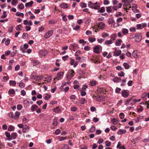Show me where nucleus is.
I'll list each match as a JSON object with an SVG mask.
<instances>
[{
	"instance_id": "nucleus-32",
	"label": "nucleus",
	"mask_w": 149,
	"mask_h": 149,
	"mask_svg": "<svg viewBox=\"0 0 149 149\" xmlns=\"http://www.w3.org/2000/svg\"><path fill=\"white\" fill-rule=\"evenodd\" d=\"M45 79H46V80H45V81H47V82H50L52 79V77L51 76H49L47 78H45Z\"/></svg>"
},
{
	"instance_id": "nucleus-46",
	"label": "nucleus",
	"mask_w": 149,
	"mask_h": 149,
	"mask_svg": "<svg viewBox=\"0 0 149 149\" xmlns=\"http://www.w3.org/2000/svg\"><path fill=\"white\" fill-rule=\"evenodd\" d=\"M96 84V82L95 81H91L90 83V85L92 86H95Z\"/></svg>"
},
{
	"instance_id": "nucleus-23",
	"label": "nucleus",
	"mask_w": 149,
	"mask_h": 149,
	"mask_svg": "<svg viewBox=\"0 0 149 149\" xmlns=\"http://www.w3.org/2000/svg\"><path fill=\"white\" fill-rule=\"evenodd\" d=\"M122 32L124 35H126L128 33V30L126 29H123L122 30Z\"/></svg>"
},
{
	"instance_id": "nucleus-58",
	"label": "nucleus",
	"mask_w": 149,
	"mask_h": 149,
	"mask_svg": "<svg viewBox=\"0 0 149 149\" xmlns=\"http://www.w3.org/2000/svg\"><path fill=\"white\" fill-rule=\"evenodd\" d=\"M92 112L95 111L96 110V109L95 107H92L90 108Z\"/></svg>"
},
{
	"instance_id": "nucleus-52",
	"label": "nucleus",
	"mask_w": 149,
	"mask_h": 149,
	"mask_svg": "<svg viewBox=\"0 0 149 149\" xmlns=\"http://www.w3.org/2000/svg\"><path fill=\"white\" fill-rule=\"evenodd\" d=\"M81 6L82 8H85L86 7V5L84 2H82L81 3Z\"/></svg>"
},
{
	"instance_id": "nucleus-37",
	"label": "nucleus",
	"mask_w": 149,
	"mask_h": 149,
	"mask_svg": "<svg viewBox=\"0 0 149 149\" xmlns=\"http://www.w3.org/2000/svg\"><path fill=\"white\" fill-rule=\"evenodd\" d=\"M105 8L104 7H102L98 11V13H103L105 12Z\"/></svg>"
},
{
	"instance_id": "nucleus-51",
	"label": "nucleus",
	"mask_w": 149,
	"mask_h": 149,
	"mask_svg": "<svg viewBox=\"0 0 149 149\" xmlns=\"http://www.w3.org/2000/svg\"><path fill=\"white\" fill-rule=\"evenodd\" d=\"M69 58V57L68 55L63 56L62 57V59L63 60L65 61L67 60Z\"/></svg>"
},
{
	"instance_id": "nucleus-14",
	"label": "nucleus",
	"mask_w": 149,
	"mask_h": 149,
	"mask_svg": "<svg viewBox=\"0 0 149 149\" xmlns=\"http://www.w3.org/2000/svg\"><path fill=\"white\" fill-rule=\"evenodd\" d=\"M114 42L113 41V40H111V39L109 40H107L105 42V44L109 45L111 44L112 43H113Z\"/></svg>"
},
{
	"instance_id": "nucleus-7",
	"label": "nucleus",
	"mask_w": 149,
	"mask_h": 149,
	"mask_svg": "<svg viewBox=\"0 0 149 149\" xmlns=\"http://www.w3.org/2000/svg\"><path fill=\"white\" fill-rule=\"evenodd\" d=\"M29 127L27 125H25L22 129V132L25 133L27 132L29 130Z\"/></svg>"
},
{
	"instance_id": "nucleus-27",
	"label": "nucleus",
	"mask_w": 149,
	"mask_h": 149,
	"mask_svg": "<svg viewBox=\"0 0 149 149\" xmlns=\"http://www.w3.org/2000/svg\"><path fill=\"white\" fill-rule=\"evenodd\" d=\"M123 19L121 17L118 18L117 19L116 22H117V26H120V25L118 23L122 22L123 21Z\"/></svg>"
},
{
	"instance_id": "nucleus-13",
	"label": "nucleus",
	"mask_w": 149,
	"mask_h": 149,
	"mask_svg": "<svg viewBox=\"0 0 149 149\" xmlns=\"http://www.w3.org/2000/svg\"><path fill=\"white\" fill-rule=\"evenodd\" d=\"M20 115V113L16 111L14 114L13 119H16Z\"/></svg>"
},
{
	"instance_id": "nucleus-47",
	"label": "nucleus",
	"mask_w": 149,
	"mask_h": 149,
	"mask_svg": "<svg viewBox=\"0 0 149 149\" xmlns=\"http://www.w3.org/2000/svg\"><path fill=\"white\" fill-rule=\"evenodd\" d=\"M95 130V127L92 126L90 130V132H93Z\"/></svg>"
},
{
	"instance_id": "nucleus-40",
	"label": "nucleus",
	"mask_w": 149,
	"mask_h": 149,
	"mask_svg": "<svg viewBox=\"0 0 149 149\" xmlns=\"http://www.w3.org/2000/svg\"><path fill=\"white\" fill-rule=\"evenodd\" d=\"M22 28V26L21 25H19L17 26L16 27V29L17 30H22L21 28Z\"/></svg>"
},
{
	"instance_id": "nucleus-24",
	"label": "nucleus",
	"mask_w": 149,
	"mask_h": 149,
	"mask_svg": "<svg viewBox=\"0 0 149 149\" xmlns=\"http://www.w3.org/2000/svg\"><path fill=\"white\" fill-rule=\"evenodd\" d=\"M43 76L42 75L40 76H37L35 78H32V79H36V80L39 81L42 78Z\"/></svg>"
},
{
	"instance_id": "nucleus-21",
	"label": "nucleus",
	"mask_w": 149,
	"mask_h": 149,
	"mask_svg": "<svg viewBox=\"0 0 149 149\" xmlns=\"http://www.w3.org/2000/svg\"><path fill=\"white\" fill-rule=\"evenodd\" d=\"M5 134L6 136L8 138V139L10 141L11 140V138L10 137L11 135H10V133L7 132H6L5 133Z\"/></svg>"
},
{
	"instance_id": "nucleus-63",
	"label": "nucleus",
	"mask_w": 149,
	"mask_h": 149,
	"mask_svg": "<svg viewBox=\"0 0 149 149\" xmlns=\"http://www.w3.org/2000/svg\"><path fill=\"white\" fill-rule=\"evenodd\" d=\"M28 34L26 33H24L22 36V38L23 39H25V38L27 37Z\"/></svg>"
},
{
	"instance_id": "nucleus-16",
	"label": "nucleus",
	"mask_w": 149,
	"mask_h": 149,
	"mask_svg": "<svg viewBox=\"0 0 149 149\" xmlns=\"http://www.w3.org/2000/svg\"><path fill=\"white\" fill-rule=\"evenodd\" d=\"M113 81L114 82L117 83L121 81V80L120 78L116 77L113 78Z\"/></svg>"
},
{
	"instance_id": "nucleus-8",
	"label": "nucleus",
	"mask_w": 149,
	"mask_h": 149,
	"mask_svg": "<svg viewBox=\"0 0 149 149\" xmlns=\"http://www.w3.org/2000/svg\"><path fill=\"white\" fill-rule=\"evenodd\" d=\"M39 54L42 56H45L47 54V51L42 50L39 52Z\"/></svg>"
},
{
	"instance_id": "nucleus-9",
	"label": "nucleus",
	"mask_w": 149,
	"mask_h": 149,
	"mask_svg": "<svg viewBox=\"0 0 149 149\" xmlns=\"http://www.w3.org/2000/svg\"><path fill=\"white\" fill-rule=\"evenodd\" d=\"M98 26L100 29H103L105 27V25L103 22H100L99 23Z\"/></svg>"
},
{
	"instance_id": "nucleus-48",
	"label": "nucleus",
	"mask_w": 149,
	"mask_h": 149,
	"mask_svg": "<svg viewBox=\"0 0 149 149\" xmlns=\"http://www.w3.org/2000/svg\"><path fill=\"white\" fill-rule=\"evenodd\" d=\"M119 117L121 119H122L124 117L125 115L123 113H121L119 114Z\"/></svg>"
},
{
	"instance_id": "nucleus-34",
	"label": "nucleus",
	"mask_w": 149,
	"mask_h": 149,
	"mask_svg": "<svg viewBox=\"0 0 149 149\" xmlns=\"http://www.w3.org/2000/svg\"><path fill=\"white\" fill-rule=\"evenodd\" d=\"M112 7L111 6L106 7V8L107 12L108 13L112 12V10L111 9Z\"/></svg>"
},
{
	"instance_id": "nucleus-42",
	"label": "nucleus",
	"mask_w": 149,
	"mask_h": 149,
	"mask_svg": "<svg viewBox=\"0 0 149 149\" xmlns=\"http://www.w3.org/2000/svg\"><path fill=\"white\" fill-rule=\"evenodd\" d=\"M51 97V95L49 94H46L45 96L44 97V99L45 100H48Z\"/></svg>"
},
{
	"instance_id": "nucleus-35",
	"label": "nucleus",
	"mask_w": 149,
	"mask_h": 149,
	"mask_svg": "<svg viewBox=\"0 0 149 149\" xmlns=\"http://www.w3.org/2000/svg\"><path fill=\"white\" fill-rule=\"evenodd\" d=\"M106 146L107 147H109L111 146V143L110 142L108 141H106L105 142Z\"/></svg>"
},
{
	"instance_id": "nucleus-61",
	"label": "nucleus",
	"mask_w": 149,
	"mask_h": 149,
	"mask_svg": "<svg viewBox=\"0 0 149 149\" xmlns=\"http://www.w3.org/2000/svg\"><path fill=\"white\" fill-rule=\"evenodd\" d=\"M22 106L21 105H18L17 106V109L19 110H20L22 108Z\"/></svg>"
},
{
	"instance_id": "nucleus-36",
	"label": "nucleus",
	"mask_w": 149,
	"mask_h": 149,
	"mask_svg": "<svg viewBox=\"0 0 149 149\" xmlns=\"http://www.w3.org/2000/svg\"><path fill=\"white\" fill-rule=\"evenodd\" d=\"M8 93L10 95L14 94L15 93V92L13 89H11L9 90Z\"/></svg>"
},
{
	"instance_id": "nucleus-22",
	"label": "nucleus",
	"mask_w": 149,
	"mask_h": 149,
	"mask_svg": "<svg viewBox=\"0 0 149 149\" xmlns=\"http://www.w3.org/2000/svg\"><path fill=\"white\" fill-rule=\"evenodd\" d=\"M80 103L81 104H84L86 102V100L84 98H81L79 100Z\"/></svg>"
},
{
	"instance_id": "nucleus-56",
	"label": "nucleus",
	"mask_w": 149,
	"mask_h": 149,
	"mask_svg": "<svg viewBox=\"0 0 149 149\" xmlns=\"http://www.w3.org/2000/svg\"><path fill=\"white\" fill-rule=\"evenodd\" d=\"M8 116L10 118H13V117L14 116V114L13 113L10 112L8 114Z\"/></svg>"
},
{
	"instance_id": "nucleus-60",
	"label": "nucleus",
	"mask_w": 149,
	"mask_h": 149,
	"mask_svg": "<svg viewBox=\"0 0 149 149\" xmlns=\"http://www.w3.org/2000/svg\"><path fill=\"white\" fill-rule=\"evenodd\" d=\"M121 91V89L119 88H116V92L117 93H120V91Z\"/></svg>"
},
{
	"instance_id": "nucleus-33",
	"label": "nucleus",
	"mask_w": 149,
	"mask_h": 149,
	"mask_svg": "<svg viewBox=\"0 0 149 149\" xmlns=\"http://www.w3.org/2000/svg\"><path fill=\"white\" fill-rule=\"evenodd\" d=\"M6 13V11H4L3 13V15L1 16V18L3 19L5 18L7 16V15Z\"/></svg>"
},
{
	"instance_id": "nucleus-15",
	"label": "nucleus",
	"mask_w": 149,
	"mask_h": 149,
	"mask_svg": "<svg viewBox=\"0 0 149 149\" xmlns=\"http://www.w3.org/2000/svg\"><path fill=\"white\" fill-rule=\"evenodd\" d=\"M126 132V131L125 130L120 129L118 130L117 133L119 135H120L123 134L125 133Z\"/></svg>"
},
{
	"instance_id": "nucleus-55",
	"label": "nucleus",
	"mask_w": 149,
	"mask_h": 149,
	"mask_svg": "<svg viewBox=\"0 0 149 149\" xmlns=\"http://www.w3.org/2000/svg\"><path fill=\"white\" fill-rule=\"evenodd\" d=\"M81 94L82 96H84L86 95V93L84 91H81Z\"/></svg>"
},
{
	"instance_id": "nucleus-6",
	"label": "nucleus",
	"mask_w": 149,
	"mask_h": 149,
	"mask_svg": "<svg viewBox=\"0 0 149 149\" xmlns=\"http://www.w3.org/2000/svg\"><path fill=\"white\" fill-rule=\"evenodd\" d=\"M53 34V31L49 30L45 34L44 37L45 38H48L51 36Z\"/></svg>"
},
{
	"instance_id": "nucleus-62",
	"label": "nucleus",
	"mask_w": 149,
	"mask_h": 149,
	"mask_svg": "<svg viewBox=\"0 0 149 149\" xmlns=\"http://www.w3.org/2000/svg\"><path fill=\"white\" fill-rule=\"evenodd\" d=\"M21 95L23 96H24L26 95V92L24 90H22L21 92Z\"/></svg>"
},
{
	"instance_id": "nucleus-11",
	"label": "nucleus",
	"mask_w": 149,
	"mask_h": 149,
	"mask_svg": "<svg viewBox=\"0 0 149 149\" xmlns=\"http://www.w3.org/2000/svg\"><path fill=\"white\" fill-rule=\"evenodd\" d=\"M63 72H60L57 75V76L54 79V80L56 79L57 80L61 78V77L63 76Z\"/></svg>"
},
{
	"instance_id": "nucleus-18",
	"label": "nucleus",
	"mask_w": 149,
	"mask_h": 149,
	"mask_svg": "<svg viewBox=\"0 0 149 149\" xmlns=\"http://www.w3.org/2000/svg\"><path fill=\"white\" fill-rule=\"evenodd\" d=\"M64 146L62 148H61L59 146L58 147V149H69V146L68 145L66 144H63Z\"/></svg>"
},
{
	"instance_id": "nucleus-5",
	"label": "nucleus",
	"mask_w": 149,
	"mask_h": 149,
	"mask_svg": "<svg viewBox=\"0 0 149 149\" xmlns=\"http://www.w3.org/2000/svg\"><path fill=\"white\" fill-rule=\"evenodd\" d=\"M121 93L122 95L125 98L128 97L129 95V91L127 90H123L121 91Z\"/></svg>"
},
{
	"instance_id": "nucleus-49",
	"label": "nucleus",
	"mask_w": 149,
	"mask_h": 149,
	"mask_svg": "<svg viewBox=\"0 0 149 149\" xmlns=\"http://www.w3.org/2000/svg\"><path fill=\"white\" fill-rule=\"evenodd\" d=\"M25 86V84L23 83H20L19 84V86L22 88H23Z\"/></svg>"
},
{
	"instance_id": "nucleus-38",
	"label": "nucleus",
	"mask_w": 149,
	"mask_h": 149,
	"mask_svg": "<svg viewBox=\"0 0 149 149\" xmlns=\"http://www.w3.org/2000/svg\"><path fill=\"white\" fill-rule=\"evenodd\" d=\"M123 65L124 66L125 68L126 69H128L129 68L130 66L129 64L127 63H124L123 64Z\"/></svg>"
},
{
	"instance_id": "nucleus-2",
	"label": "nucleus",
	"mask_w": 149,
	"mask_h": 149,
	"mask_svg": "<svg viewBox=\"0 0 149 149\" xmlns=\"http://www.w3.org/2000/svg\"><path fill=\"white\" fill-rule=\"evenodd\" d=\"M102 49V47L100 45H96L94 47L93 51L95 53L98 54L99 53L100 50Z\"/></svg>"
},
{
	"instance_id": "nucleus-54",
	"label": "nucleus",
	"mask_w": 149,
	"mask_h": 149,
	"mask_svg": "<svg viewBox=\"0 0 149 149\" xmlns=\"http://www.w3.org/2000/svg\"><path fill=\"white\" fill-rule=\"evenodd\" d=\"M53 124L54 126H56L57 125L58 123L56 120L54 119L53 122Z\"/></svg>"
},
{
	"instance_id": "nucleus-28",
	"label": "nucleus",
	"mask_w": 149,
	"mask_h": 149,
	"mask_svg": "<svg viewBox=\"0 0 149 149\" xmlns=\"http://www.w3.org/2000/svg\"><path fill=\"white\" fill-rule=\"evenodd\" d=\"M60 109L58 107H56V108L53 109V111L54 112L56 113H58L59 112Z\"/></svg>"
},
{
	"instance_id": "nucleus-45",
	"label": "nucleus",
	"mask_w": 149,
	"mask_h": 149,
	"mask_svg": "<svg viewBox=\"0 0 149 149\" xmlns=\"http://www.w3.org/2000/svg\"><path fill=\"white\" fill-rule=\"evenodd\" d=\"M108 36L109 34L106 33H103L102 34V36L103 38H104L107 37Z\"/></svg>"
},
{
	"instance_id": "nucleus-3",
	"label": "nucleus",
	"mask_w": 149,
	"mask_h": 149,
	"mask_svg": "<svg viewBox=\"0 0 149 149\" xmlns=\"http://www.w3.org/2000/svg\"><path fill=\"white\" fill-rule=\"evenodd\" d=\"M75 72L73 70H69L68 71V73L67 74V78L68 79H69L70 78V77H72L74 75Z\"/></svg>"
},
{
	"instance_id": "nucleus-59",
	"label": "nucleus",
	"mask_w": 149,
	"mask_h": 149,
	"mask_svg": "<svg viewBox=\"0 0 149 149\" xmlns=\"http://www.w3.org/2000/svg\"><path fill=\"white\" fill-rule=\"evenodd\" d=\"M17 2V0H13L12 2V4L13 5H14Z\"/></svg>"
},
{
	"instance_id": "nucleus-30",
	"label": "nucleus",
	"mask_w": 149,
	"mask_h": 149,
	"mask_svg": "<svg viewBox=\"0 0 149 149\" xmlns=\"http://www.w3.org/2000/svg\"><path fill=\"white\" fill-rule=\"evenodd\" d=\"M111 122L113 124H116L118 123V120L115 118H113L111 119Z\"/></svg>"
},
{
	"instance_id": "nucleus-41",
	"label": "nucleus",
	"mask_w": 149,
	"mask_h": 149,
	"mask_svg": "<svg viewBox=\"0 0 149 149\" xmlns=\"http://www.w3.org/2000/svg\"><path fill=\"white\" fill-rule=\"evenodd\" d=\"M118 75L120 77H123L125 75V73L123 71H121L118 73Z\"/></svg>"
},
{
	"instance_id": "nucleus-1",
	"label": "nucleus",
	"mask_w": 149,
	"mask_h": 149,
	"mask_svg": "<svg viewBox=\"0 0 149 149\" xmlns=\"http://www.w3.org/2000/svg\"><path fill=\"white\" fill-rule=\"evenodd\" d=\"M88 6L89 8L95 10H98L100 8V4L99 3H98L97 2L94 3L91 1H89L88 3Z\"/></svg>"
},
{
	"instance_id": "nucleus-39",
	"label": "nucleus",
	"mask_w": 149,
	"mask_h": 149,
	"mask_svg": "<svg viewBox=\"0 0 149 149\" xmlns=\"http://www.w3.org/2000/svg\"><path fill=\"white\" fill-rule=\"evenodd\" d=\"M122 42V40L120 39H118L116 43V46H118L120 45L121 42Z\"/></svg>"
},
{
	"instance_id": "nucleus-4",
	"label": "nucleus",
	"mask_w": 149,
	"mask_h": 149,
	"mask_svg": "<svg viewBox=\"0 0 149 149\" xmlns=\"http://www.w3.org/2000/svg\"><path fill=\"white\" fill-rule=\"evenodd\" d=\"M135 41L138 42H139L142 39V36L141 33H137L136 34L135 36Z\"/></svg>"
},
{
	"instance_id": "nucleus-26",
	"label": "nucleus",
	"mask_w": 149,
	"mask_h": 149,
	"mask_svg": "<svg viewBox=\"0 0 149 149\" xmlns=\"http://www.w3.org/2000/svg\"><path fill=\"white\" fill-rule=\"evenodd\" d=\"M17 136V134L16 133H13L11 134V139H15Z\"/></svg>"
},
{
	"instance_id": "nucleus-20",
	"label": "nucleus",
	"mask_w": 149,
	"mask_h": 149,
	"mask_svg": "<svg viewBox=\"0 0 149 149\" xmlns=\"http://www.w3.org/2000/svg\"><path fill=\"white\" fill-rule=\"evenodd\" d=\"M61 7L63 8H68V6L67 4L65 3H62L60 5Z\"/></svg>"
},
{
	"instance_id": "nucleus-57",
	"label": "nucleus",
	"mask_w": 149,
	"mask_h": 149,
	"mask_svg": "<svg viewBox=\"0 0 149 149\" xmlns=\"http://www.w3.org/2000/svg\"><path fill=\"white\" fill-rule=\"evenodd\" d=\"M104 141V140L103 139L100 138V139L98 141H97V143L99 144H101Z\"/></svg>"
},
{
	"instance_id": "nucleus-10",
	"label": "nucleus",
	"mask_w": 149,
	"mask_h": 149,
	"mask_svg": "<svg viewBox=\"0 0 149 149\" xmlns=\"http://www.w3.org/2000/svg\"><path fill=\"white\" fill-rule=\"evenodd\" d=\"M121 53V51L120 50H116L114 52V56H118L120 55Z\"/></svg>"
},
{
	"instance_id": "nucleus-29",
	"label": "nucleus",
	"mask_w": 149,
	"mask_h": 149,
	"mask_svg": "<svg viewBox=\"0 0 149 149\" xmlns=\"http://www.w3.org/2000/svg\"><path fill=\"white\" fill-rule=\"evenodd\" d=\"M9 83L10 85L13 86H15L16 84V82L15 81L10 80Z\"/></svg>"
},
{
	"instance_id": "nucleus-25",
	"label": "nucleus",
	"mask_w": 149,
	"mask_h": 149,
	"mask_svg": "<svg viewBox=\"0 0 149 149\" xmlns=\"http://www.w3.org/2000/svg\"><path fill=\"white\" fill-rule=\"evenodd\" d=\"M38 108V107L35 104H34L32 105L31 108V111L32 112L34 111L36 109Z\"/></svg>"
},
{
	"instance_id": "nucleus-64",
	"label": "nucleus",
	"mask_w": 149,
	"mask_h": 149,
	"mask_svg": "<svg viewBox=\"0 0 149 149\" xmlns=\"http://www.w3.org/2000/svg\"><path fill=\"white\" fill-rule=\"evenodd\" d=\"M20 68V66L19 65H17L15 67V71L18 70Z\"/></svg>"
},
{
	"instance_id": "nucleus-43",
	"label": "nucleus",
	"mask_w": 149,
	"mask_h": 149,
	"mask_svg": "<svg viewBox=\"0 0 149 149\" xmlns=\"http://www.w3.org/2000/svg\"><path fill=\"white\" fill-rule=\"evenodd\" d=\"M137 52L136 51H134L132 53V55L135 58H136L137 57Z\"/></svg>"
},
{
	"instance_id": "nucleus-53",
	"label": "nucleus",
	"mask_w": 149,
	"mask_h": 149,
	"mask_svg": "<svg viewBox=\"0 0 149 149\" xmlns=\"http://www.w3.org/2000/svg\"><path fill=\"white\" fill-rule=\"evenodd\" d=\"M10 43V40L8 39L5 42V44L6 45H9Z\"/></svg>"
},
{
	"instance_id": "nucleus-31",
	"label": "nucleus",
	"mask_w": 149,
	"mask_h": 149,
	"mask_svg": "<svg viewBox=\"0 0 149 149\" xmlns=\"http://www.w3.org/2000/svg\"><path fill=\"white\" fill-rule=\"evenodd\" d=\"M15 130V127L12 125H10L9 126L8 128V131H13Z\"/></svg>"
},
{
	"instance_id": "nucleus-44",
	"label": "nucleus",
	"mask_w": 149,
	"mask_h": 149,
	"mask_svg": "<svg viewBox=\"0 0 149 149\" xmlns=\"http://www.w3.org/2000/svg\"><path fill=\"white\" fill-rule=\"evenodd\" d=\"M96 39L95 38H90L88 39V40L90 42H93L95 41Z\"/></svg>"
},
{
	"instance_id": "nucleus-12",
	"label": "nucleus",
	"mask_w": 149,
	"mask_h": 149,
	"mask_svg": "<svg viewBox=\"0 0 149 149\" xmlns=\"http://www.w3.org/2000/svg\"><path fill=\"white\" fill-rule=\"evenodd\" d=\"M108 22L109 24H112V25H113V27H115V26H114L115 24V22L114 20L113 19H109L108 21Z\"/></svg>"
},
{
	"instance_id": "nucleus-19",
	"label": "nucleus",
	"mask_w": 149,
	"mask_h": 149,
	"mask_svg": "<svg viewBox=\"0 0 149 149\" xmlns=\"http://www.w3.org/2000/svg\"><path fill=\"white\" fill-rule=\"evenodd\" d=\"M33 3V1H31L29 2L26 3L25 4V6L26 7H31Z\"/></svg>"
},
{
	"instance_id": "nucleus-50",
	"label": "nucleus",
	"mask_w": 149,
	"mask_h": 149,
	"mask_svg": "<svg viewBox=\"0 0 149 149\" xmlns=\"http://www.w3.org/2000/svg\"><path fill=\"white\" fill-rule=\"evenodd\" d=\"M24 5L22 3L20 4L18 6V8L19 9H22L24 8Z\"/></svg>"
},
{
	"instance_id": "nucleus-17",
	"label": "nucleus",
	"mask_w": 149,
	"mask_h": 149,
	"mask_svg": "<svg viewBox=\"0 0 149 149\" xmlns=\"http://www.w3.org/2000/svg\"><path fill=\"white\" fill-rule=\"evenodd\" d=\"M117 35L116 33H113L112 34L111 36V40H113V41L114 42L116 38Z\"/></svg>"
}]
</instances>
